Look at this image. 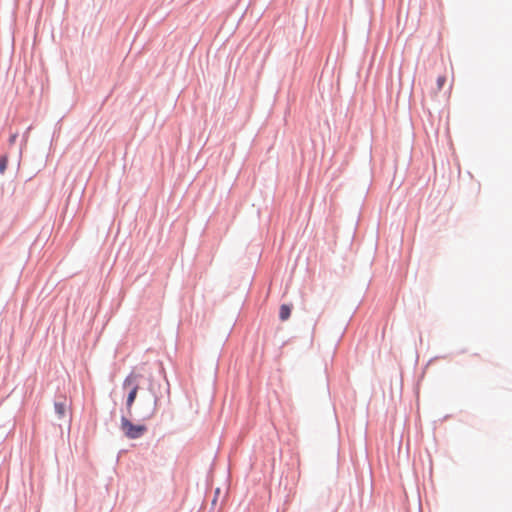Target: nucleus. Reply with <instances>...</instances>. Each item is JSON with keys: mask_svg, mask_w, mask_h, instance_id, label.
<instances>
[{"mask_svg": "<svg viewBox=\"0 0 512 512\" xmlns=\"http://www.w3.org/2000/svg\"><path fill=\"white\" fill-rule=\"evenodd\" d=\"M148 390L153 396V403L147 404V407L141 413L139 418H137V421H146L151 419L155 415L157 409L163 404V400H165L166 404H170V383L162 364H160L158 375L150 377Z\"/></svg>", "mask_w": 512, "mask_h": 512, "instance_id": "nucleus-1", "label": "nucleus"}, {"mask_svg": "<svg viewBox=\"0 0 512 512\" xmlns=\"http://www.w3.org/2000/svg\"><path fill=\"white\" fill-rule=\"evenodd\" d=\"M141 414L137 417H134V420H137ZM132 418L127 414H123L121 416V425L120 429L128 439L135 440L144 436L147 432L148 428L144 424H134L131 420Z\"/></svg>", "mask_w": 512, "mask_h": 512, "instance_id": "nucleus-2", "label": "nucleus"}, {"mask_svg": "<svg viewBox=\"0 0 512 512\" xmlns=\"http://www.w3.org/2000/svg\"><path fill=\"white\" fill-rule=\"evenodd\" d=\"M138 390L139 389H136V387L131 388L129 390L127 398H126V403H125L126 414L128 416H130L131 418H134L133 413H132V407L136 400Z\"/></svg>", "mask_w": 512, "mask_h": 512, "instance_id": "nucleus-3", "label": "nucleus"}, {"mask_svg": "<svg viewBox=\"0 0 512 512\" xmlns=\"http://www.w3.org/2000/svg\"><path fill=\"white\" fill-rule=\"evenodd\" d=\"M142 376L140 374H136L131 372L123 381V389H131L136 387L139 389V380Z\"/></svg>", "mask_w": 512, "mask_h": 512, "instance_id": "nucleus-4", "label": "nucleus"}, {"mask_svg": "<svg viewBox=\"0 0 512 512\" xmlns=\"http://www.w3.org/2000/svg\"><path fill=\"white\" fill-rule=\"evenodd\" d=\"M66 400H56L54 402V410L55 414L57 415L58 419H63L66 417Z\"/></svg>", "mask_w": 512, "mask_h": 512, "instance_id": "nucleus-5", "label": "nucleus"}, {"mask_svg": "<svg viewBox=\"0 0 512 512\" xmlns=\"http://www.w3.org/2000/svg\"><path fill=\"white\" fill-rule=\"evenodd\" d=\"M291 308L288 305H282L279 311V317L282 321L287 320L290 317Z\"/></svg>", "mask_w": 512, "mask_h": 512, "instance_id": "nucleus-6", "label": "nucleus"}, {"mask_svg": "<svg viewBox=\"0 0 512 512\" xmlns=\"http://www.w3.org/2000/svg\"><path fill=\"white\" fill-rule=\"evenodd\" d=\"M8 165V157L7 155H2L0 157V174H4Z\"/></svg>", "mask_w": 512, "mask_h": 512, "instance_id": "nucleus-7", "label": "nucleus"}, {"mask_svg": "<svg viewBox=\"0 0 512 512\" xmlns=\"http://www.w3.org/2000/svg\"><path fill=\"white\" fill-rule=\"evenodd\" d=\"M447 81V77L445 75H441L437 78V90H441L444 84Z\"/></svg>", "mask_w": 512, "mask_h": 512, "instance_id": "nucleus-8", "label": "nucleus"}, {"mask_svg": "<svg viewBox=\"0 0 512 512\" xmlns=\"http://www.w3.org/2000/svg\"><path fill=\"white\" fill-rule=\"evenodd\" d=\"M16 138H17V134L11 135L10 138H9V143L13 144L15 142Z\"/></svg>", "mask_w": 512, "mask_h": 512, "instance_id": "nucleus-9", "label": "nucleus"}, {"mask_svg": "<svg viewBox=\"0 0 512 512\" xmlns=\"http://www.w3.org/2000/svg\"><path fill=\"white\" fill-rule=\"evenodd\" d=\"M219 493H220V489H219V488H217V489L215 490V497H214V499H213V501H212V504H213V505L216 503V497H217V495H219Z\"/></svg>", "mask_w": 512, "mask_h": 512, "instance_id": "nucleus-10", "label": "nucleus"}]
</instances>
